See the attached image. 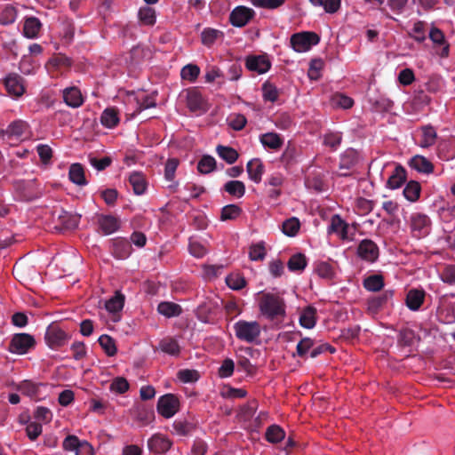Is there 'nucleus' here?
Masks as SVG:
<instances>
[{"label": "nucleus", "instance_id": "f257e3e1", "mask_svg": "<svg viewBox=\"0 0 455 455\" xmlns=\"http://www.w3.org/2000/svg\"><path fill=\"white\" fill-rule=\"evenodd\" d=\"M259 308L260 314L269 320L283 317L285 315L283 299L273 293H264L259 299Z\"/></svg>", "mask_w": 455, "mask_h": 455}, {"label": "nucleus", "instance_id": "f03ea898", "mask_svg": "<svg viewBox=\"0 0 455 455\" xmlns=\"http://www.w3.org/2000/svg\"><path fill=\"white\" fill-rule=\"evenodd\" d=\"M235 337L247 343H256L260 337L261 326L257 321L239 320L234 324Z\"/></svg>", "mask_w": 455, "mask_h": 455}, {"label": "nucleus", "instance_id": "7ed1b4c3", "mask_svg": "<svg viewBox=\"0 0 455 455\" xmlns=\"http://www.w3.org/2000/svg\"><path fill=\"white\" fill-rule=\"evenodd\" d=\"M319 36L313 32H301L291 37V45L297 52H306L319 43Z\"/></svg>", "mask_w": 455, "mask_h": 455}, {"label": "nucleus", "instance_id": "20e7f679", "mask_svg": "<svg viewBox=\"0 0 455 455\" xmlns=\"http://www.w3.org/2000/svg\"><path fill=\"white\" fill-rule=\"evenodd\" d=\"M157 412L165 419L173 417L180 410V400L172 394L159 397L156 405Z\"/></svg>", "mask_w": 455, "mask_h": 455}, {"label": "nucleus", "instance_id": "39448f33", "mask_svg": "<svg viewBox=\"0 0 455 455\" xmlns=\"http://www.w3.org/2000/svg\"><path fill=\"white\" fill-rule=\"evenodd\" d=\"M222 300L215 294L206 298L197 307L198 318L204 323L211 320L216 315L221 306Z\"/></svg>", "mask_w": 455, "mask_h": 455}, {"label": "nucleus", "instance_id": "423d86ee", "mask_svg": "<svg viewBox=\"0 0 455 455\" xmlns=\"http://www.w3.org/2000/svg\"><path fill=\"white\" fill-rule=\"evenodd\" d=\"M44 339L49 347L55 349L64 346L68 336L58 324H51L46 329Z\"/></svg>", "mask_w": 455, "mask_h": 455}, {"label": "nucleus", "instance_id": "0eeeda50", "mask_svg": "<svg viewBox=\"0 0 455 455\" xmlns=\"http://www.w3.org/2000/svg\"><path fill=\"white\" fill-rule=\"evenodd\" d=\"M4 84L7 92L14 98L21 97L26 92L25 80L16 73L8 74Z\"/></svg>", "mask_w": 455, "mask_h": 455}, {"label": "nucleus", "instance_id": "6e6552de", "mask_svg": "<svg viewBox=\"0 0 455 455\" xmlns=\"http://www.w3.org/2000/svg\"><path fill=\"white\" fill-rule=\"evenodd\" d=\"M411 229L413 236L417 238L425 236L430 229L429 218L423 213H413L411 217Z\"/></svg>", "mask_w": 455, "mask_h": 455}, {"label": "nucleus", "instance_id": "1a4fd4ad", "mask_svg": "<svg viewBox=\"0 0 455 455\" xmlns=\"http://www.w3.org/2000/svg\"><path fill=\"white\" fill-rule=\"evenodd\" d=\"M34 343L35 339L31 335L27 333H19L13 336L11 341L10 350L15 354L23 355L34 346Z\"/></svg>", "mask_w": 455, "mask_h": 455}, {"label": "nucleus", "instance_id": "9d476101", "mask_svg": "<svg viewBox=\"0 0 455 455\" xmlns=\"http://www.w3.org/2000/svg\"><path fill=\"white\" fill-rule=\"evenodd\" d=\"M254 16V11L245 6H237L230 13V22L235 27L245 26Z\"/></svg>", "mask_w": 455, "mask_h": 455}, {"label": "nucleus", "instance_id": "9b49d317", "mask_svg": "<svg viewBox=\"0 0 455 455\" xmlns=\"http://www.w3.org/2000/svg\"><path fill=\"white\" fill-rule=\"evenodd\" d=\"M172 443L161 434L153 435L148 441V448L151 452L160 454L171 448Z\"/></svg>", "mask_w": 455, "mask_h": 455}, {"label": "nucleus", "instance_id": "f8f14e48", "mask_svg": "<svg viewBox=\"0 0 455 455\" xmlns=\"http://www.w3.org/2000/svg\"><path fill=\"white\" fill-rule=\"evenodd\" d=\"M357 254L363 259L373 262L379 256V249L372 241L363 240L358 246Z\"/></svg>", "mask_w": 455, "mask_h": 455}, {"label": "nucleus", "instance_id": "ddd939ff", "mask_svg": "<svg viewBox=\"0 0 455 455\" xmlns=\"http://www.w3.org/2000/svg\"><path fill=\"white\" fill-rule=\"evenodd\" d=\"M97 223L99 229L105 235L115 233L120 227L118 219L112 215H100Z\"/></svg>", "mask_w": 455, "mask_h": 455}, {"label": "nucleus", "instance_id": "4468645a", "mask_svg": "<svg viewBox=\"0 0 455 455\" xmlns=\"http://www.w3.org/2000/svg\"><path fill=\"white\" fill-rule=\"evenodd\" d=\"M246 67L248 69L257 72L258 74H264L268 71L271 63L267 56H251L246 60Z\"/></svg>", "mask_w": 455, "mask_h": 455}, {"label": "nucleus", "instance_id": "2eb2a0df", "mask_svg": "<svg viewBox=\"0 0 455 455\" xmlns=\"http://www.w3.org/2000/svg\"><path fill=\"white\" fill-rule=\"evenodd\" d=\"M187 104L193 112H204L207 109V104L202 94L196 90L189 91L187 95Z\"/></svg>", "mask_w": 455, "mask_h": 455}, {"label": "nucleus", "instance_id": "dca6fc26", "mask_svg": "<svg viewBox=\"0 0 455 455\" xmlns=\"http://www.w3.org/2000/svg\"><path fill=\"white\" fill-rule=\"evenodd\" d=\"M347 224L340 218L339 215H333L331 219L330 225L328 227L329 234H335L340 239H347Z\"/></svg>", "mask_w": 455, "mask_h": 455}, {"label": "nucleus", "instance_id": "f3484780", "mask_svg": "<svg viewBox=\"0 0 455 455\" xmlns=\"http://www.w3.org/2000/svg\"><path fill=\"white\" fill-rule=\"evenodd\" d=\"M64 102L71 108H78L84 102V98L77 87L72 86L65 88L62 92Z\"/></svg>", "mask_w": 455, "mask_h": 455}, {"label": "nucleus", "instance_id": "a211bd4d", "mask_svg": "<svg viewBox=\"0 0 455 455\" xmlns=\"http://www.w3.org/2000/svg\"><path fill=\"white\" fill-rule=\"evenodd\" d=\"M246 171L251 180L259 183L265 172V167L259 158H253L247 163Z\"/></svg>", "mask_w": 455, "mask_h": 455}, {"label": "nucleus", "instance_id": "6ab92c4d", "mask_svg": "<svg viewBox=\"0 0 455 455\" xmlns=\"http://www.w3.org/2000/svg\"><path fill=\"white\" fill-rule=\"evenodd\" d=\"M425 291L423 290H410L406 296V306L412 311L419 309L424 302Z\"/></svg>", "mask_w": 455, "mask_h": 455}, {"label": "nucleus", "instance_id": "aec40b11", "mask_svg": "<svg viewBox=\"0 0 455 455\" xmlns=\"http://www.w3.org/2000/svg\"><path fill=\"white\" fill-rule=\"evenodd\" d=\"M406 180V171L401 165H396L387 180V187L390 189L399 188Z\"/></svg>", "mask_w": 455, "mask_h": 455}, {"label": "nucleus", "instance_id": "412c9836", "mask_svg": "<svg viewBox=\"0 0 455 455\" xmlns=\"http://www.w3.org/2000/svg\"><path fill=\"white\" fill-rule=\"evenodd\" d=\"M43 387L40 383H35L31 380H23L21 381L19 386L18 389L20 392H21L23 395L29 396L33 399H39L40 397V389Z\"/></svg>", "mask_w": 455, "mask_h": 455}, {"label": "nucleus", "instance_id": "4be33fe9", "mask_svg": "<svg viewBox=\"0 0 455 455\" xmlns=\"http://www.w3.org/2000/svg\"><path fill=\"white\" fill-rule=\"evenodd\" d=\"M412 169L419 172L429 174L433 172L434 166L432 163L423 156L417 155L410 161Z\"/></svg>", "mask_w": 455, "mask_h": 455}, {"label": "nucleus", "instance_id": "5701e85b", "mask_svg": "<svg viewBox=\"0 0 455 455\" xmlns=\"http://www.w3.org/2000/svg\"><path fill=\"white\" fill-rule=\"evenodd\" d=\"M42 24L36 17L27 18L24 21L23 34L27 38H36L38 36Z\"/></svg>", "mask_w": 455, "mask_h": 455}, {"label": "nucleus", "instance_id": "b1692460", "mask_svg": "<svg viewBox=\"0 0 455 455\" xmlns=\"http://www.w3.org/2000/svg\"><path fill=\"white\" fill-rule=\"evenodd\" d=\"M299 324L306 329H312L316 323V309L311 306L305 307L299 315Z\"/></svg>", "mask_w": 455, "mask_h": 455}, {"label": "nucleus", "instance_id": "393cba45", "mask_svg": "<svg viewBox=\"0 0 455 455\" xmlns=\"http://www.w3.org/2000/svg\"><path fill=\"white\" fill-rule=\"evenodd\" d=\"M259 141L265 148H268L270 149L277 150L279 149L283 143V139L275 132H267L262 134L259 137Z\"/></svg>", "mask_w": 455, "mask_h": 455}, {"label": "nucleus", "instance_id": "a878e982", "mask_svg": "<svg viewBox=\"0 0 455 455\" xmlns=\"http://www.w3.org/2000/svg\"><path fill=\"white\" fill-rule=\"evenodd\" d=\"M436 139V131L432 126H424L421 128V138L419 146L421 148H429L435 143Z\"/></svg>", "mask_w": 455, "mask_h": 455}, {"label": "nucleus", "instance_id": "bb28decb", "mask_svg": "<svg viewBox=\"0 0 455 455\" xmlns=\"http://www.w3.org/2000/svg\"><path fill=\"white\" fill-rule=\"evenodd\" d=\"M159 314L165 317L178 316L181 313V307L173 302H161L157 307Z\"/></svg>", "mask_w": 455, "mask_h": 455}, {"label": "nucleus", "instance_id": "cd10ccee", "mask_svg": "<svg viewBox=\"0 0 455 455\" xmlns=\"http://www.w3.org/2000/svg\"><path fill=\"white\" fill-rule=\"evenodd\" d=\"M158 348L170 355H178L180 351V347L176 339L172 338H165L159 343Z\"/></svg>", "mask_w": 455, "mask_h": 455}, {"label": "nucleus", "instance_id": "c85d7f7f", "mask_svg": "<svg viewBox=\"0 0 455 455\" xmlns=\"http://www.w3.org/2000/svg\"><path fill=\"white\" fill-rule=\"evenodd\" d=\"M224 189L230 196L241 198L245 194V185L240 180H230L224 185Z\"/></svg>", "mask_w": 455, "mask_h": 455}, {"label": "nucleus", "instance_id": "c756f323", "mask_svg": "<svg viewBox=\"0 0 455 455\" xmlns=\"http://www.w3.org/2000/svg\"><path fill=\"white\" fill-rule=\"evenodd\" d=\"M68 176L69 180L78 186H84L86 184L84 169L79 164H73L70 166Z\"/></svg>", "mask_w": 455, "mask_h": 455}, {"label": "nucleus", "instance_id": "7c9ffc66", "mask_svg": "<svg viewBox=\"0 0 455 455\" xmlns=\"http://www.w3.org/2000/svg\"><path fill=\"white\" fill-rule=\"evenodd\" d=\"M124 304V296L120 292H116L112 298L106 301L105 307L110 313H117L122 310Z\"/></svg>", "mask_w": 455, "mask_h": 455}, {"label": "nucleus", "instance_id": "2f4dec72", "mask_svg": "<svg viewBox=\"0 0 455 455\" xmlns=\"http://www.w3.org/2000/svg\"><path fill=\"white\" fill-rule=\"evenodd\" d=\"M216 151L219 156L229 164H234L238 158L237 151L230 147L219 145Z\"/></svg>", "mask_w": 455, "mask_h": 455}, {"label": "nucleus", "instance_id": "473e14b6", "mask_svg": "<svg viewBox=\"0 0 455 455\" xmlns=\"http://www.w3.org/2000/svg\"><path fill=\"white\" fill-rule=\"evenodd\" d=\"M420 185L417 181H410L403 189L404 197L410 202H416L420 195Z\"/></svg>", "mask_w": 455, "mask_h": 455}, {"label": "nucleus", "instance_id": "72a5a7b5", "mask_svg": "<svg viewBox=\"0 0 455 455\" xmlns=\"http://www.w3.org/2000/svg\"><path fill=\"white\" fill-rule=\"evenodd\" d=\"M100 122L107 128L115 127L119 122L117 112L113 108L105 109L100 116Z\"/></svg>", "mask_w": 455, "mask_h": 455}, {"label": "nucleus", "instance_id": "f704fd0d", "mask_svg": "<svg viewBox=\"0 0 455 455\" xmlns=\"http://www.w3.org/2000/svg\"><path fill=\"white\" fill-rule=\"evenodd\" d=\"M139 19L144 25L152 26L156 23V11L152 7L143 6L139 10Z\"/></svg>", "mask_w": 455, "mask_h": 455}, {"label": "nucleus", "instance_id": "c9c22d12", "mask_svg": "<svg viewBox=\"0 0 455 455\" xmlns=\"http://www.w3.org/2000/svg\"><path fill=\"white\" fill-rule=\"evenodd\" d=\"M300 228V222L299 219L291 217L286 220L282 226L283 233L287 236H295Z\"/></svg>", "mask_w": 455, "mask_h": 455}, {"label": "nucleus", "instance_id": "e433bc0d", "mask_svg": "<svg viewBox=\"0 0 455 455\" xmlns=\"http://www.w3.org/2000/svg\"><path fill=\"white\" fill-rule=\"evenodd\" d=\"M130 184L132 186L136 195H142L146 189V182L143 175L140 172H133L129 177Z\"/></svg>", "mask_w": 455, "mask_h": 455}, {"label": "nucleus", "instance_id": "4c0bfd02", "mask_svg": "<svg viewBox=\"0 0 455 455\" xmlns=\"http://www.w3.org/2000/svg\"><path fill=\"white\" fill-rule=\"evenodd\" d=\"M307 266V259L304 254L297 253L292 255L288 261L290 271H302Z\"/></svg>", "mask_w": 455, "mask_h": 455}, {"label": "nucleus", "instance_id": "58836bf2", "mask_svg": "<svg viewBox=\"0 0 455 455\" xmlns=\"http://www.w3.org/2000/svg\"><path fill=\"white\" fill-rule=\"evenodd\" d=\"M28 130V124L21 120L12 122L7 128V132L16 138H21Z\"/></svg>", "mask_w": 455, "mask_h": 455}, {"label": "nucleus", "instance_id": "ea45409f", "mask_svg": "<svg viewBox=\"0 0 455 455\" xmlns=\"http://www.w3.org/2000/svg\"><path fill=\"white\" fill-rule=\"evenodd\" d=\"M99 343L108 356H113L116 354L115 340L110 336L101 335L99 338Z\"/></svg>", "mask_w": 455, "mask_h": 455}, {"label": "nucleus", "instance_id": "a19ab883", "mask_svg": "<svg viewBox=\"0 0 455 455\" xmlns=\"http://www.w3.org/2000/svg\"><path fill=\"white\" fill-rule=\"evenodd\" d=\"M285 436L284 431L276 425L270 426L266 431V438L270 443H278Z\"/></svg>", "mask_w": 455, "mask_h": 455}, {"label": "nucleus", "instance_id": "79ce46f5", "mask_svg": "<svg viewBox=\"0 0 455 455\" xmlns=\"http://www.w3.org/2000/svg\"><path fill=\"white\" fill-rule=\"evenodd\" d=\"M200 74V68L198 66L194 64H188L183 67L180 71L182 79L189 82H195Z\"/></svg>", "mask_w": 455, "mask_h": 455}, {"label": "nucleus", "instance_id": "37998d69", "mask_svg": "<svg viewBox=\"0 0 455 455\" xmlns=\"http://www.w3.org/2000/svg\"><path fill=\"white\" fill-rule=\"evenodd\" d=\"M216 167V161L211 156H204L199 161L197 169L201 173L207 174L212 172Z\"/></svg>", "mask_w": 455, "mask_h": 455}, {"label": "nucleus", "instance_id": "c03bdc74", "mask_svg": "<svg viewBox=\"0 0 455 455\" xmlns=\"http://www.w3.org/2000/svg\"><path fill=\"white\" fill-rule=\"evenodd\" d=\"M363 285L368 291H378L383 287L384 282L380 275H374L367 277L364 280Z\"/></svg>", "mask_w": 455, "mask_h": 455}, {"label": "nucleus", "instance_id": "a18cd8bd", "mask_svg": "<svg viewBox=\"0 0 455 455\" xmlns=\"http://www.w3.org/2000/svg\"><path fill=\"white\" fill-rule=\"evenodd\" d=\"M82 441L76 435H69L63 440L62 448L76 454Z\"/></svg>", "mask_w": 455, "mask_h": 455}, {"label": "nucleus", "instance_id": "49530a36", "mask_svg": "<svg viewBox=\"0 0 455 455\" xmlns=\"http://www.w3.org/2000/svg\"><path fill=\"white\" fill-rule=\"evenodd\" d=\"M226 283L232 290H240L246 284L245 279L240 274H231L228 275Z\"/></svg>", "mask_w": 455, "mask_h": 455}, {"label": "nucleus", "instance_id": "de8ad7c7", "mask_svg": "<svg viewBox=\"0 0 455 455\" xmlns=\"http://www.w3.org/2000/svg\"><path fill=\"white\" fill-rule=\"evenodd\" d=\"M266 256V249L263 243H258L251 245L249 250V257L251 260H262Z\"/></svg>", "mask_w": 455, "mask_h": 455}, {"label": "nucleus", "instance_id": "09e8293b", "mask_svg": "<svg viewBox=\"0 0 455 455\" xmlns=\"http://www.w3.org/2000/svg\"><path fill=\"white\" fill-rule=\"evenodd\" d=\"M323 67V62L320 59L312 60L308 68V77L311 80H317L321 76V70Z\"/></svg>", "mask_w": 455, "mask_h": 455}, {"label": "nucleus", "instance_id": "8fccbe9b", "mask_svg": "<svg viewBox=\"0 0 455 455\" xmlns=\"http://www.w3.org/2000/svg\"><path fill=\"white\" fill-rule=\"evenodd\" d=\"M34 417L38 421L47 424L52 419V411L44 406H38L34 412Z\"/></svg>", "mask_w": 455, "mask_h": 455}, {"label": "nucleus", "instance_id": "3c124183", "mask_svg": "<svg viewBox=\"0 0 455 455\" xmlns=\"http://www.w3.org/2000/svg\"><path fill=\"white\" fill-rule=\"evenodd\" d=\"M241 213V209L235 204L226 205L221 211V220H234L237 218Z\"/></svg>", "mask_w": 455, "mask_h": 455}, {"label": "nucleus", "instance_id": "603ef678", "mask_svg": "<svg viewBox=\"0 0 455 455\" xmlns=\"http://www.w3.org/2000/svg\"><path fill=\"white\" fill-rule=\"evenodd\" d=\"M342 136L339 132H330L324 135L323 144L335 150L339 146Z\"/></svg>", "mask_w": 455, "mask_h": 455}, {"label": "nucleus", "instance_id": "864d4df0", "mask_svg": "<svg viewBox=\"0 0 455 455\" xmlns=\"http://www.w3.org/2000/svg\"><path fill=\"white\" fill-rule=\"evenodd\" d=\"M17 12L14 7L12 6H5L1 14L0 20L3 24L7 25L13 23L16 20Z\"/></svg>", "mask_w": 455, "mask_h": 455}, {"label": "nucleus", "instance_id": "5fc2aeb1", "mask_svg": "<svg viewBox=\"0 0 455 455\" xmlns=\"http://www.w3.org/2000/svg\"><path fill=\"white\" fill-rule=\"evenodd\" d=\"M188 249L190 254L196 258H202L207 252V249L200 242L192 239L189 241Z\"/></svg>", "mask_w": 455, "mask_h": 455}, {"label": "nucleus", "instance_id": "6e6d98bb", "mask_svg": "<svg viewBox=\"0 0 455 455\" xmlns=\"http://www.w3.org/2000/svg\"><path fill=\"white\" fill-rule=\"evenodd\" d=\"M315 272L317 275L325 279H331L334 275L332 267L327 262H320L315 267Z\"/></svg>", "mask_w": 455, "mask_h": 455}, {"label": "nucleus", "instance_id": "4d7b16f0", "mask_svg": "<svg viewBox=\"0 0 455 455\" xmlns=\"http://www.w3.org/2000/svg\"><path fill=\"white\" fill-rule=\"evenodd\" d=\"M129 388L128 381L122 377L116 378L110 384V390L117 394H124Z\"/></svg>", "mask_w": 455, "mask_h": 455}, {"label": "nucleus", "instance_id": "13d9d810", "mask_svg": "<svg viewBox=\"0 0 455 455\" xmlns=\"http://www.w3.org/2000/svg\"><path fill=\"white\" fill-rule=\"evenodd\" d=\"M60 219H61V223L66 228H76L78 226L80 215L64 212L63 215L60 216Z\"/></svg>", "mask_w": 455, "mask_h": 455}, {"label": "nucleus", "instance_id": "bf43d9fd", "mask_svg": "<svg viewBox=\"0 0 455 455\" xmlns=\"http://www.w3.org/2000/svg\"><path fill=\"white\" fill-rule=\"evenodd\" d=\"M174 432L179 435H187L192 429V426L186 420L177 419L172 424Z\"/></svg>", "mask_w": 455, "mask_h": 455}, {"label": "nucleus", "instance_id": "052dcab7", "mask_svg": "<svg viewBox=\"0 0 455 455\" xmlns=\"http://www.w3.org/2000/svg\"><path fill=\"white\" fill-rule=\"evenodd\" d=\"M178 165L179 160L175 158H171L166 162L164 168V177L167 180H173Z\"/></svg>", "mask_w": 455, "mask_h": 455}, {"label": "nucleus", "instance_id": "680f3d73", "mask_svg": "<svg viewBox=\"0 0 455 455\" xmlns=\"http://www.w3.org/2000/svg\"><path fill=\"white\" fill-rule=\"evenodd\" d=\"M42 432V425L35 421L28 423L26 427L27 435L31 441H35Z\"/></svg>", "mask_w": 455, "mask_h": 455}, {"label": "nucleus", "instance_id": "e2e57ef3", "mask_svg": "<svg viewBox=\"0 0 455 455\" xmlns=\"http://www.w3.org/2000/svg\"><path fill=\"white\" fill-rule=\"evenodd\" d=\"M220 35L219 30L206 28L202 32V42L205 45H211Z\"/></svg>", "mask_w": 455, "mask_h": 455}, {"label": "nucleus", "instance_id": "0e129e2a", "mask_svg": "<svg viewBox=\"0 0 455 455\" xmlns=\"http://www.w3.org/2000/svg\"><path fill=\"white\" fill-rule=\"evenodd\" d=\"M235 369V363L232 359L227 358L223 361L221 366L219 369V375L220 378L230 377Z\"/></svg>", "mask_w": 455, "mask_h": 455}, {"label": "nucleus", "instance_id": "69168bd1", "mask_svg": "<svg viewBox=\"0 0 455 455\" xmlns=\"http://www.w3.org/2000/svg\"><path fill=\"white\" fill-rule=\"evenodd\" d=\"M48 65L55 68H68L71 65V60L64 55H56L49 60Z\"/></svg>", "mask_w": 455, "mask_h": 455}, {"label": "nucleus", "instance_id": "338daca9", "mask_svg": "<svg viewBox=\"0 0 455 455\" xmlns=\"http://www.w3.org/2000/svg\"><path fill=\"white\" fill-rule=\"evenodd\" d=\"M414 80V73L411 68L402 69L398 75V81L403 85H410Z\"/></svg>", "mask_w": 455, "mask_h": 455}, {"label": "nucleus", "instance_id": "774afa93", "mask_svg": "<svg viewBox=\"0 0 455 455\" xmlns=\"http://www.w3.org/2000/svg\"><path fill=\"white\" fill-rule=\"evenodd\" d=\"M332 100L334 105L345 109L350 108L354 104V101L350 97L343 94H336L333 96Z\"/></svg>", "mask_w": 455, "mask_h": 455}]
</instances>
